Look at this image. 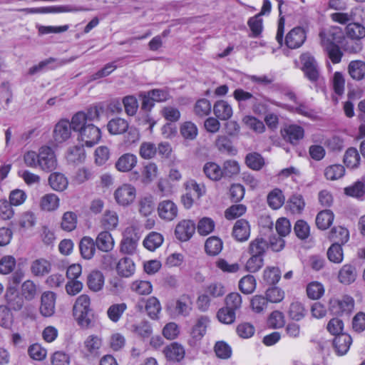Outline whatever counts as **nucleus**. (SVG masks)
Listing matches in <instances>:
<instances>
[{"label":"nucleus","mask_w":365,"mask_h":365,"mask_svg":"<svg viewBox=\"0 0 365 365\" xmlns=\"http://www.w3.org/2000/svg\"><path fill=\"white\" fill-rule=\"evenodd\" d=\"M102 108L91 107L86 112L79 111L72 116L73 130L78 133V139L87 147L97 144L101 138L99 128L91 123L98 120Z\"/></svg>","instance_id":"obj_1"},{"label":"nucleus","mask_w":365,"mask_h":365,"mask_svg":"<svg viewBox=\"0 0 365 365\" xmlns=\"http://www.w3.org/2000/svg\"><path fill=\"white\" fill-rule=\"evenodd\" d=\"M284 24L285 20L284 17H280L276 35L277 42L280 45H282L283 42H284V44L291 49H296L301 47L307 38L304 29L301 26L293 28L287 34L284 41Z\"/></svg>","instance_id":"obj_2"},{"label":"nucleus","mask_w":365,"mask_h":365,"mask_svg":"<svg viewBox=\"0 0 365 365\" xmlns=\"http://www.w3.org/2000/svg\"><path fill=\"white\" fill-rule=\"evenodd\" d=\"M165 309L168 314L173 318L187 317L193 309L192 297L188 294H182L168 301Z\"/></svg>","instance_id":"obj_3"},{"label":"nucleus","mask_w":365,"mask_h":365,"mask_svg":"<svg viewBox=\"0 0 365 365\" xmlns=\"http://www.w3.org/2000/svg\"><path fill=\"white\" fill-rule=\"evenodd\" d=\"M91 309V299L87 294L80 295L76 300L73 308V317L78 324L87 328L91 324L88 313Z\"/></svg>","instance_id":"obj_4"},{"label":"nucleus","mask_w":365,"mask_h":365,"mask_svg":"<svg viewBox=\"0 0 365 365\" xmlns=\"http://www.w3.org/2000/svg\"><path fill=\"white\" fill-rule=\"evenodd\" d=\"M136 195L135 187L129 183L118 186L113 192L116 204L123 207L132 205L136 198Z\"/></svg>","instance_id":"obj_5"},{"label":"nucleus","mask_w":365,"mask_h":365,"mask_svg":"<svg viewBox=\"0 0 365 365\" xmlns=\"http://www.w3.org/2000/svg\"><path fill=\"white\" fill-rule=\"evenodd\" d=\"M140 237L133 226L127 227L123 232L120 243V252L125 255H133L136 253Z\"/></svg>","instance_id":"obj_6"},{"label":"nucleus","mask_w":365,"mask_h":365,"mask_svg":"<svg viewBox=\"0 0 365 365\" xmlns=\"http://www.w3.org/2000/svg\"><path fill=\"white\" fill-rule=\"evenodd\" d=\"M302 70L304 76L311 81L317 82L320 77L317 61L309 53H304L300 56Z\"/></svg>","instance_id":"obj_7"},{"label":"nucleus","mask_w":365,"mask_h":365,"mask_svg":"<svg viewBox=\"0 0 365 365\" xmlns=\"http://www.w3.org/2000/svg\"><path fill=\"white\" fill-rule=\"evenodd\" d=\"M58 165L56 154L49 146H42L38 150V168L45 171L54 170Z\"/></svg>","instance_id":"obj_8"},{"label":"nucleus","mask_w":365,"mask_h":365,"mask_svg":"<svg viewBox=\"0 0 365 365\" xmlns=\"http://www.w3.org/2000/svg\"><path fill=\"white\" fill-rule=\"evenodd\" d=\"M72 119L60 120L54 126L53 130V140L56 145L61 144L67 141L72 135Z\"/></svg>","instance_id":"obj_9"},{"label":"nucleus","mask_w":365,"mask_h":365,"mask_svg":"<svg viewBox=\"0 0 365 365\" xmlns=\"http://www.w3.org/2000/svg\"><path fill=\"white\" fill-rule=\"evenodd\" d=\"M354 307V300L349 295L342 296L340 298H333L329 301V309L334 314L349 313Z\"/></svg>","instance_id":"obj_10"},{"label":"nucleus","mask_w":365,"mask_h":365,"mask_svg":"<svg viewBox=\"0 0 365 365\" xmlns=\"http://www.w3.org/2000/svg\"><path fill=\"white\" fill-rule=\"evenodd\" d=\"M88 9L83 7H76L70 5L63 6H53L41 8H27L22 9L23 11L27 14H46V13H67V12H78L87 11Z\"/></svg>","instance_id":"obj_11"},{"label":"nucleus","mask_w":365,"mask_h":365,"mask_svg":"<svg viewBox=\"0 0 365 365\" xmlns=\"http://www.w3.org/2000/svg\"><path fill=\"white\" fill-rule=\"evenodd\" d=\"M102 339L97 335H89L83 341L82 351L87 359L98 357L101 354Z\"/></svg>","instance_id":"obj_12"},{"label":"nucleus","mask_w":365,"mask_h":365,"mask_svg":"<svg viewBox=\"0 0 365 365\" xmlns=\"http://www.w3.org/2000/svg\"><path fill=\"white\" fill-rule=\"evenodd\" d=\"M195 229L196 226L192 220H182L176 225L175 235L180 241L187 242L192 237Z\"/></svg>","instance_id":"obj_13"},{"label":"nucleus","mask_w":365,"mask_h":365,"mask_svg":"<svg viewBox=\"0 0 365 365\" xmlns=\"http://www.w3.org/2000/svg\"><path fill=\"white\" fill-rule=\"evenodd\" d=\"M158 213L161 219L172 221L178 216V206L172 200H163L158 205Z\"/></svg>","instance_id":"obj_14"},{"label":"nucleus","mask_w":365,"mask_h":365,"mask_svg":"<svg viewBox=\"0 0 365 365\" xmlns=\"http://www.w3.org/2000/svg\"><path fill=\"white\" fill-rule=\"evenodd\" d=\"M138 163V158L130 153L121 155L115 163V168L120 173L131 171Z\"/></svg>","instance_id":"obj_15"},{"label":"nucleus","mask_w":365,"mask_h":365,"mask_svg":"<svg viewBox=\"0 0 365 365\" xmlns=\"http://www.w3.org/2000/svg\"><path fill=\"white\" fill-rule=\"evenodd\" d=\"M5 300L11 309L19 311L24 306V299L18 293L16 287L9 285L4 295Z\"/></svg>","instance_id":"obj_16"},{"label":"nucleus","mask_w":365,"mask_h":365,"mask_svg":"<svg viewBox=\"0 0 365 365\" xmlns=\"http://www.w3.org/2000/svg\"><path fill=\"white\" fill-rule=\"evenodd\" d=\"M56 294L52 292H45L41 298L40 312L44 317H51L55 312Z\"/></svg>","instance_id":"obj_17"},{"label":"nucleus","mask_w":365,"mask_h":365,"mask_svg":"<svg viewBox=\"0 0 365 365\" xmlns=\"http://www.w3.org/2000/svg\"><path fill=\"white\" fill-rule=\"evenodd\" d=\"M115 244L114 238L110 231L103 230L100 232L96 239V245L98 249L104 252L112 251Z\"/></svg>","instance_id":"obj_18"},{"label":"nucleus","mask_w":365,"mask_h":365,"mask_svg":"<svg viewBox=\"0 0 365 365\" xmlns=\"http://www.w3.org/2000/svg\"><path fill=\"white\" fill-rule=\"evenodd\" d=\"M213 113L220 120H228L233 115V108L227 101L219 100L213 106Z\"/></svg>","instance_id":"obj_19"},{"label":"nucleus","mask_w":365,"mask_h":365,"mask_svg":"<svg viewBox=\"0 0 365 365\" xmlns=\"http://www.w3.org/2000/svg\"><path fill=\"white\" fill-rule=\"evenodd\" d=\"M250 235V226L249 222L244 220H238L232 228V236L239 242H245Z\"/></svg>","instance_id":"obj_20"},{"label":"nucleus","mask_w":365,"mask_h":365,"mask_svg":"<svg viewBox=\"0 0 365 365\" xmlns=\"http://www.w3.org/2000/svg\"><path fill=\"white\" fill-rule=\"evenodd\" d=\"M60 198L54 193H47L43 195L39 200L41 210L51 212L57 210L60 207Z\"/></svg>","instance_id":"obj_21"},{"label":"nucleus","mask_w":365,"mask_h":365,"mask_svg":"<svg viewBox=\"0 0 365 365\" xmlns=\"http://www.w3.org/2000/svg\"><path fill=\"white\" fill-rule=\"evenodd\" d=\"M284 140L290 143L295 145L304 135L303 128L297 125H289L285 127L282 131Z\"/></svg>","instance_id":"obj_22"},{"label":"nucleus","mask_w":365,"mask_h":365,"mask_svg":"<svg viewBox=\"0 0 365 365\" xmlns=\"http://www.w3.org/2000/svg\"><path fill=\"white\" fill-rule=\"evenodd\" d=\"M101 226L106 231H113L119 225V216L114 210H107L103 213L101 221Z\"/></svg>","instance_id":"obj_23"},{"label":"nucleus","mask_w":365,"mask_h":365,"mask_svg":"<svg viewBox=\"0 0 365 365\" xmlns=\"http://www.w3.org/2000/svg\"><path fill=\"white\" fill-rule=\"evenodd\" d=\"M163 353L168 360L175 362L184 358L185 351L181 344L173 342L165 347Z\"/></svg>","instance_id":"obj_24"},{"label":"nucleus","mask_w":365,"mask_h":365,"mask_svg":"<svg viewBox=\"0 0 365 365\" xmlns=\"http://www.w3.org/2000/svg\"><path fill=\"white\" fill-rule=\"evenodd\" d=\"M116 272L122 277H130L135 272V264L129 257L121 258L116 264Z\"/></svg>","instance_id":"obj_25"},{"label":"nucleus","mask_w":365,"mask_h":365,"mask_svg":"<svg viewBox=\"0 0 365 365\" xmlns=\"http://www.w3.org/2000/svg\"><path fill=\"white\" fill-rule=\"evenodd\" d=\"M322 45H325V41L327 43H339L342 36L341 29L338 26H331L327 29H324L319 33Z\"/></svg>","instance_id":"obj_26"},{"label":"nucleus","mask_w":365,"mask_h":365,"mask_svg":"<svg viewBox=\"0 0 365 365\" xmlns=\"http://www.w3.org/2000/svg\"><path fill=\"white\" fill-rule=\"evenodd\" d=\"M129 330L138 337L145 340L150 338L153 334V327L147 321H142L132 324Z\"/></svg>","instance_id":"obj_27"},{"label":"nucleus","mask_w":365,"mask_h":365,"mask_svg":"<svg viewBox=\"0 0 365 365\" xmlns=\"http://www.w3.org/2000/svg\"><path fill=\"white\" fill-rule=\"evenodd\" d=\"M210 319L206 316L200 317L193 325L191 331L192 339L200 341L206 334L207 328L209 325Z\"/></svg>","instance_id":"obj_28"},{"label":"nucleus","mask_w":365,"mask_h":365,"mask_svg":"<svg viewBox=\"0 0 365 365\" xmlns=\"http://www.w3.org/2000/svg\"><path fill=\"white\" fill-rule=\"evenodd\" d=\"M145 309L148 316L153 320L160 319L162 307L160 300L155 297H150L145 301Z\"/></svg>","instance_id":"obj_29"},{"label":"nucleus","mask_w":365,"mask_h":365,"mask_svg":"<svg viewBox=\"0 0 365 365\" xmlns=\"http://www.w3.org/2000/svg\"><path fill=\"white\" fill-rule=\"evenodd\" d=\"M347 70L350 77L355 81H361L365 78V62L363 61H351Z\"/></svg>","instance_id":"obj_30"},{"label":"nucleus","mask_w":365,"mask_h":365,"mask_svg":"<svg viewBox=\"0 0 365 365\" xmlns=\"http://www.w3.org/2000/svg\"><path fill=\"white\" fill-rule=\"evenodd\" d=\"M30 269L34 276L42 277L50 272L51 264L46 259H36L31 262Z\"/></svg>","instance_id":"obj_31"},{"label":"nucleus","mask_w":365,"mask_h":365,"mask_svg":"<svg viewBox=\"0 0 365 365\" xmlns=\"http://www.w3.org/2000/svg\"><path fill=\"white\" fill-rule=\"evenodd\" d=\"M352 343V339L350 335L341 333L334 338V346L339 355H344L347 353Z\"/></svg>","instance_id":"obj_32"},{"label":"nucleus","mask_w":365,"mask_h":365,"mask_svg":"<svg viewBox=\"0 0 365 365\" xmlns=\"http://www.w3.org/2000/svg\"><path fill=\"white\" fill-rule=\"evenodd\" d=\"M357 277L356 268L349 264L343 265L339 272V281L344 284H351L355 282Z\"/></svg>","instance_id":"obj_33"},{"label":"nucleus","mask_w":365,"mask_h":365,"mask_svg":"<svg viewBox=\"0 0 365 365\" xmlns=\"http://www.w3.org/2000/svg\"><path fill=\"white\" fill-rule=\"evenodd\" d=\"M158 165L155 163L149 162L142 168L140 180L144 184H149L158 177Z\"/></svg>","instance_id":"obj_34"},{"label":"nucleus","mask_w":365,"mask_h":365,"mask_svg":"<svg viewBox=\"0 0 365 365\" xmlns=\"http://www.w3.org/2000/svg\"><path fill=\"white\" fill-rule=\"evenodd\" d=\"M88 287L93 292L101 291L104 285L103 274L97 270H93L90 272L87 277Z\"/></svg>","instance_id":"obj_35"},{"label":"nucleus","mask_w":365,"mask_h":365,"mask_svg":"<svg viewBox=\"0 0 365 365\" xmlns=\"http://www.w3.org/2000/svg\"><path fill=\"white\" fill-rule=\"evenodd\" d=\"M48 182L51 187L58 192L65 190L68 185L67 178L62 173H53L50 175Z\"/></svg>","instance_id":"obj_36"},{"label":"nucleus","mask_w":365,"mask_h":365,"mask_svg":"<svg viewBox=\"0 0 365 365\" xmlns=\"http://www.w3.org/2000/svg\"><path fill=\"white\" fill-rule=\"evenodd\" d=\"M95 243L93 238L88 236L83 237L79 244L82 257L86 259H91L96 252Z\"/></svg>","instance_id":"obj_37"},{"label":"nucleus","mask_w":365,"mask_h":365,"mask_svg":"<svg viewBox=\"0 0 365 365\" xmlns=\"http://www.w3.org/2000/svg\"><path fill=\"white\" fill-rule=\"evenodd\" d=\"M305 207V202L301 195H293L287 202L285 207L292 214H300Z\"/></svg>","instance_id":"obj_38"},{"label":"nucleus","mask_w":365,"mask_h":365,"mask_svg":"<svg viewBox=\"0 0 365 365\" xmlns=\"http://www.w3.org/2000/svg\"><path fill=\"white\" fill-rule=\"evenodd\" d=\"M128 128V123L123 118L111 119L107 124V129L111 135H119L125 133Z\"/></svg>","instance_id":"obj_39"},{"label":"nucleus","mask_w":365,"mask_h":365,"mask_svg":"<svg viewBox=\"0 0 365 365\" xmlns=\"http://www.w3.org/2000/svg\"><path fill=\"white\" fill-rule=\"evenodd\" d=\"M180 133L185 140H193L198 135V129L194 123L185 121L180 125Z\"/></svg>","instance_id":"obj_40"},{"label":"nucleus","mask_w":365,"mask_h":365,"mask_svg":"<svg viewBox=\"0 0 365 365\" xmlns=\"http://www.w3.org/2000/svg\"><path fill=\"white\" fill-rule=\"evenodd\" d=\"M203 172L207 178L212 180L217 181L223 177L222 169L214 162H207L203 167Z\"/></svg>","instance_id":"obj_41"},{"label":"nucleus","mask_w":365,"mask_h":365,"mask_svg":"<svg viewBox=\"0 0 365 365\" xmlns=\"http://www.w3.org/2000/svg\"><path fill=\"white\" fill-rule=\"evenodd\" d=\"M163 240L164 238L161 234L151 232L144 239L143 245L147 250L154 251L162 245Z\"/></svg>","instance_id":"obj_42"},{"label":"nucleus","mask_w":365,"mask_h":365,"mask_svg":"<svg viewBox=\"0 0 365 365\" xmlns=\"http://www.w3.org/2000/svg\"><path fill=\"white\" fill-rule=\"evenodd\" d=\"M223 247L222 240L217 237H210L207 239L205 244L206 253L210 256H216L219 255Z\"/></svg>","instance_id":"obj_43"},{"label":"nucleus","mask_w":365,"mask_h":365,"mask_svg":"<svg viewBox=\"0 0 365 365\" xmlns=\"http://www.w3.org/2000/svg\"><path fill=\"white\" fill-rule=\"evenodd\" d=\"M329 237L331 240L334 241L335 243L343 245L349 240V232L344 227L336 226L331 229Z\"/></svg>","instance_id":"obj_44"},{"label":"nucleus","mask_w":365,"mask_h":365,"mask_svg":"<svg viewBox=\"0 0 365 365\" xmlns=\"http://www.w3.org/2000/svg\"><path fill=\"white\" fill-rule=\"evenodd\" d=\"M334 215L329 210L319 212L316 217V225L320 230L328 229L333 222Z\"/></svg>","instance_id":"obj_45"},{"label":"nucleus","mask_w":365,"mask_h":365,"mask_svg":"<svg viewBox=\"0 0 365 365\" xmlns=\"http://www.w3.org/2000/svg\"><path fill=\"white\" fill-rule=\"evenodd\" d=\"M126 309L127 304L124 302L113 304L108 307L107 316L111 322L116 323L120 319Z\"/></svg>","instance_id":"obj_46"},{"label":"nucleus","mask_w":365,"mask_h":365,"mask_svg":"<svg viewBox=\"0 0 365 365\" xmlns=\"http://www.w3.org/2000/svg\"><path fill=\"white\" fill-rule=\"evenodd\" d=\"M130 289L139 295H148L153 291V285L149 281L135 280L130 284Z\"/></svg>","instance_id":"obj_47"},{"label":"nucleus","mask_w":365,"mask_h":365,"mask_svg":"<svg viewBox=\"0 0 365 365\" xmlns=\"http://www.w3.org/2000/svg\"><path fill=\"white\" fill-rule=\"evenodd\" d=\"M307 313L304 304L299 301H294L290 304L288 314L291 319L295 321L302 319Z\"/></svg>","instance_id":"obj_48"},{"label":"nucleus","mask_w":365,"mask_h":365,"mask_svg":"<svg viewBox=\"0 0 365 365\" xmlns=\"http://www.w3.org/2000/svg\"><path fill=\"white\" fill-rule=\"evenodd\" d=\"M344 163L348 168H356L359 165L360 155L354 148H349L345 152L343 159Z\"/></svg>","instance_id":"obj_49"},{"label":"nucleus","mask_w":365,"mask_h":365,"mask_svg":"<svg viewBox=\"0 0 365 365\" xmlns=\"http://www.w3.org/2000/svg\"><path fill=\"white\" fill-rule=\"evenodd\" d=\"M346 34L351 39L359 40L365 37V27L359 23H351L346 27Z\"/></svg>","instance_id":"obj_50"},{"label":"nucleus","mask_w":365,"mask_h":365,"mask_svg":"<svg viewBox=\"0 0 365 365\" xmlns=\"http://www.w3.org/2000/svg\"><path fill=\"white\" fill-rule=\"evenodd\" d=\"M110 156L108 147L101 145L96 148L93 153L94 163L98 166H102L106 163Z\"/></svg>","instance_id":"obj_51"},{"label":"nucleus","mask_w":365,"mask_h":365,"mask_svg":"<svg viewBox=\"0 0 365 365\" xmlns=\"http://www.w3.org/2000/svg\"><path fill=\"white\" fill-rule=\"evenodd\" d=\"M215 144L216 148L221 153L231 155L236 153V150L232 146L231 140L225 135L217 136Z\"/></svg>","instance_id":"obj_52"},{"label":"nucleus","mask_w":365,"mask_h":365,"mask_svg":"<svg viewBox=\"0 0 365 365\" xmlns=\"http://www.w3.org/2000/svg\"><path fill=\"white\" fill-rule=\"evenodd\" d=\"M345 174V168L340 164H334L327 167L324 170V176L329 180H337Z\"/></svg>","instance_id":"obj_53"},{"label":"nucleus","mask_w":365,"mask_h":365,"mask_svg":"<svg viewBox=\"0 0 365 365\" xmlns=\"http://www.w3.org/2000/svg\"><path fill=\"white\" fill-rule=\"evenodd\" d=\"M77 225V215L75 212L68 211L63 213L61 227V228L67 232L73 230Z\"/></svg>","instance_id":"obj_54"},{"label":"nucleus","mask_w":365,"mask_h":365,"mask_svg":"<svg viewBox=\"0 0 365 365\" xmlns=\"http://www.w3.org/2000/svg\"><path fill=\"white\" fill-rule=\"evenodd\" d=\"M85 150L81 146H73L68 149L66 158L70 163H81L85 159Z\"/></svg>","instance_id":"obj_55"},{"label":"nucleus","mask_w":365,"mask_h":365,"mask_svg":"<svg viewBox=\"0 0 365 365\" xmlns=\"http://www.w3.org/2000/svg\"><path fill=\"white\" fill-rule=\"evenodd\" d=\"M205 292L212 298L217 299L223 297L227 290L222 282H215L208 284Z\"/></svg>","instance_id":"obj_56"},{"label":"nucleus","mask_w":365,"mask_h":365,"mask_svg":"<svg viewBox=\"0 0 365 365\" xmlns=\"http://www.w3.org/2000/svg\"><path fill=\"white\" fill-rule=\"evenodd\" d=\"M327 51V55L333 63H338L341 61L342 52L339 47L335 43H327L325 41V45H322Z\"/></svg>","instance_id":"obj_57"},{"label":"nucleus","mask_w":365,"mask_h":365,"mask_svg":"<svg viewBox=\"0 0 365 365\" xmlns=\"http://www.w3.org/2000/svg\"><path fill=\"white\" fill-rule=\"evenodd\" d=\"M284 196L282 190L274 189L267 196V202L274 210L280 208L284 202Z\"/></svg>","instance_id":"obj_58"},{"label":"nucleus","mask_w":365,"mask_h":365,"mask_svg":"<svg viewBox=\"0 0 365 365\" xmlns=\"http://www.w3.org/2000/svg\"><path fill=\"white\" fill-rule=\"evenodd\" d=\"M155 203L153 198L151 196L143 197L138 202V211L139 212L146 217L150 215L154 210Z\"/></svg>","instance_id":"obj_59"},{"label":"nucleus","mask_w":365,"mask_h":365,"mask_svg":"<svg viewBox=\"0 0 365 365\" xmlns=\"http://www.w3.org/2000/svg\"><path fill=\"white\" fill-rule=\"evenodd\" d=\"M215 223L210 217H202L200 219L197 225V231L202 236H207L213 232Z\"/></svg>","instance_id":"obj_60"},{"label":"nucleus","mask_w":365,"mask_h":365,"mask_svg":"<svg viewBox=\"0 0 365 365\" xmlns=\"http://www.w3.org/2000/svg\"><path fill=\"white\" fill-rule=\"evenodd\" d=\"M242 123L255 133H262L265 131L264 123L252 115H245L242 118Z\"/></svg>","instance_id":"obj_61"},{"label":"nucleus","mask_w":365,"mask_h":365,"mask_svg":"<svg viewBox=\"0 0 365 365\" xmlns=\"http://www.w3.org/2000/svg\"><path fill=\"white\" fill-rule=\"evenodd\" d=\"M239 288L246 294L252 293L256 288V280L252 275L243 277L239 282Z\"/></svg>","instance_id":"obj_62"},{"label":"nucleus","mask_w":365,"mask_h":365,"mask_svg":"<svg viewBox=\"0 0 365 365\" xmlns=\"http://www.w3.org/2000/svg\"><path fill=\"white\" fill-rule=\"evenodd\" d=\"M245 162L250 168L255 170H260L264 165V158L257 153H249L246 156Z\"/></svg>","instance_id":"obj_63"},{"label":"nucleus","mask_w":365,"mask_h":365,"mask_svg":"<svg viewBox=\"0 0 365 365\" xmlns=\"http://www.w3.org/2000/svg\"><path fill=\"white\" fill-rule=\"evenodd\" d=\"M157 153L155 144L151 142H143L139 148V155L143 159L153 158Z\"/></svg>","instance_id":"obj_64"}]
</instances>
